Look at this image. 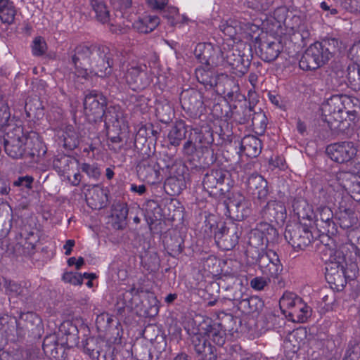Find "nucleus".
Masks as SVG:
<instances>
[{"label": "nucleus", "mask_w": 360, "mask_h": 360, "mask_svg": "<svg viewBox=\"0 0 360 360\" xmlns=\"http://www.w3.org/2000/svg\"><path fill=\"white\" fill-rule=\"evenodd\" d=\"M5 133L4 149L8 156L13 159L29 158L30 162L37 161L39 143L34 134L25 133L21 126H15Z\"/></svg>", "instance_id": "nucleus-1"}, {"label": "nucleus", "mask_w": 360, "mask_h": 360, "mask_svg": "<svg viewBox=\"0 0 360 360\" xmlns=\"http://www.w3.org/2000/svg\"><path fill=\"white\" fill-rule=\"evenodd\" d=\"M338 43L335 39H329L311 44L300 60V68L304 70H312L323 65L332 57L333 50H331V46L334 49Z\"/></svg>", "instance_id": "nucleus-2"}, {"label": "nucleus", "mask_w": 360, "mask_h": 360, "mask_svg": "<svg viewBox=\"0 0 360 360\" xmlns=\"http://www.w3.org/2000/svg\"><path fill=\"white\" fill-rule=\"evenodd\" d=\"M120 84H126L134 91L147 88L153 81L151 74L148 71L146 64L137 61L129 63L124 71L117 78Z\"/></svg>", "instance_id": "nucleus-3"}, {"label": "nucleus", "mask_w": 360, "mask_h": 360, "mask_svg": "<svg viewBox=\"0 0 360 360\" xmlns=\"http://www.w3.org/2000/svg\"><path fill=\"white\" fill-rule=\"evenodd\" d=\"M350 102V98L347 96L333 95L322 103V115L330 128L338 127V125L334 126L333 122H341L345 119V115H349V111L345 110L346 105Z\"/></svg>", "instance_id": "nucleus-4"}, {"label": "nucleus", "mask_w": 360, "mask_h": 360, "mask_svg": "<svg viewBox=\"0 0 360 360\" xmlns=\"http://www.w3.org/2000/svg\"><path fill=\"white\" fill-rule=\"evenodd\" d=\"M350 248L354 250L356 246L352 243L342 245L336 249L325 246L323 252L326 256H328V258L326 259L328 262L326 267V276L337 274L339 277H341L344 274L345 257Z\"/></svg>", "instance_id": "nucleus-5"}, {"label": "nucleus", "mask_w": 360, "mask_h": 360, "mask_svg": "<svg viewBox=\"0 0 360 360\" xmlns=\"http://www.w3.org/2000/svg\"><path fill=\"white\" fill-rule=\"evenodd\" d=\"M93 51L90 68L98 77H104L112 72V51L106 46H96Z\"/></svg>", "instance_id": "nucleus-6"}, {"label": "nucleus", "mask_w": 360, "mask_h": 360, "mask_svg": "<svg viewBox=\"0 0 360 360\" xmlns=\"http://www.w3.org/2000/svg\"><path fill=\"white\" fill-rule=\"evenodd\" d=\"M230 173L229 171L218 168L207 172L202 181L204 188L212 193L214 189H219L220 194L229 191L231 187Z\"/></svg>", "instance_id": "nucleus-7"}, {"label": "nucleus", "mask_w": 360, "mask_h": 360, "mask_svg": "<svg viewBox=\"0 0 360 360\" xmlns=\"http://www.w3.org/2000/svg\"><path fill=\"white\" fill-rule=\"evenodd\" d=\"M95 46L96 45L88 46L81 44L75 49L74 53L71 56V59L77 70L76 74L78 77L84 78L88 75L87 68H90L91 58H92Z\"/></svg>", "instance_id": "nucleus-8"}, {"label": "nucleus", "mask_w": 360, "mask_h": 360, "mask_svg": "<svg viewBox=\"0 0 360 360\" xmlns=\"http://www.w3.org/2000/svg\"><path fill=\"white\" fill-rule=\"evenodd\" d=\"M257 263L262 274L269 277L278 278V275L283 271V266L278 256L273 250L259 253Z\"/></svg>", "instance_id": "nucleus-9"}, {"label": "nucleus", "mask_w": 360, "mask_h": 360, "mask_svg": "<svg viewBox=\"0 0 360 360\" xmlns=\"http://www.w3.org/2000/svg\"><path fill=\"white\" fill-rule=\"evenodd\" d=\"M326 152L333 161L344 163L350 161L356 156L357 148L353 142L343 141L328 146Z\"/></svg>", "instance_id": "nucleus-10"}, {"label": "nucleus", "mask_w": 360, "mask_h": 360, "mask_svg": "<svg viewBox=\"0 0 360 360\" xmlns=\"http://www.w3.org/2000/svg\"><path fill=\"white\" fill-rule=\"evenodd\" d=\"M240 236L238 226L231 223L228 226H222L219 228L215 233L214 238L220 248L229 250L238 244Z\"/></svg>", "instance_id": "nucleus-11"}, {"label": "nucleus", "mask_w": 360, "mask_h": 360, "mask_svg": "<svg viewBox=\"0 0 360 360\" xmlns=\"http://www.w3.org/2000/svg\"><path fill=\"white\" fill-rule=\"evenodd\" d=\"M105 105V98L101 93L93 91L85 96L84 112L89 120L96 121L103 115Z\"/></svg>", "instance_id": "nucleus-12"}, {"label": "nucleus", "mask_w": 360, "mask_h": 360, "mask_svg": "<svg viewBox=\"0 0 360 360\" xmlns=\"http://www.w3.org/2000/svg\"><path fill=\"white\" fill-rule=\"evenodd\" d=\"M106 131L117 134L127 127V121L123 110L120 106H109L103 112Z\"/></svg>", "instance_id": "nucleus-13"}, {"label": "nucleus", "mask_w": 360, "mask_h": 360, "mask_svg": "<svg viewBox=\"0 0 360 360\" xmlns=\"http://www.w3.org/2000/svg\"><path fill=\"white\" fill-rule=\"evenodd\" d=\"M311 233L300 226H288L285 238L296 250H303L311 243Z\"/></svg>", "instance_id": "nucleus-14"}, {"label": "nucleus", "mask_w": 360, "mask_h": 360, "mask_svg": "<svg viewBox=\"0 0 360 360\" xmlns=\"http://www.w3.org/2000/svg\"><path fill=\"white\" fill-rule=\"evenodd\" d=\"M38 236L32 231H24L16 235L12 248L17 254L29 255L35 248Z\"/></svg>", "instance_id": "nucleus-15"}, {"label": "nucleus", "mask_w": 360, "mask_h": 360, "mask_svg": "<svg viewBox=\"0 0 360 360\" xmlns=\"http://www.w3.org/2000/svg\"><path fill=\"white\" fill-rule=\"evenodd\" d=\"M283 45L277 39H267L259 44V57L265 62H272L279 56Z\"/></svg>", "instance_id": "nucleus-16"}, {"label": "nucleus", "mask_w": 360, "mask_h": 360, "mask_svg": "<svg viewBox=\"0 0 360 360\" xmlns=\"http://www.w3.org/2000/svg\"><path fill=\"white\" fill-rule=\"evenodd\" d=\"M219 28L225 37L233 42L240 41L244 35L243 25L236 19L221 20Z\"/></svg>", "instance_id": "nucleus-17"}, {"label": "nucleus", "mask_w": 360, "mask_h": 360, "mask_svg": "<svg viewBox=\"0 0 360 360\" xmlns=\"http://www.w3.org/2000/svg\"><path fill=\"white\" fill-rule=\"evenodd\" d=\"M200 331L206 336L207 340H210L219 346H222L225 342L226 333L220 324L205 321L200 326Z\"/></svg>", "instance_id": "nucleus-18"}, {"label": "nucleus", "mask_w": 360, "mask_h": 360, "mask_svg": "<svg viewBox=\"0 0 360 360\" xmlns=\"http://www.w3.org/2000/svg\"><path fill=\"white\" fill-rule=\"evenodd\" d=\"M337 214L340 226L344 229L353 228L358 223V217L351 205H347L341 202Z\"/></svg>", "instance_id": "nucleus-19"}, {"label": "nucleus", "mask_w": 360, "mask_h": 360, "mask_svg": "<svg viewBox=\"0 0 360 360\" xmlns=\"http://www.w3.org/2000/svg\"><path fill=\"white\" fill-rule=\"evenodd\" d=\"M195 57L202 63L217 65L219 63L218 56H215L214 46L211 43H199L194 50Z\"/></svg>", "instance_id": "nucleus-20"}, {"label": "nucleus", "mask_w": 360, "mask_h": 360, "mask_svg": "<svg viewBox=\"0 0 360 360\" xmlns=\"http://www.w3.org/2000/svg\"><path fill=\"white\" fill-rule=\"evenodd\" d=\"M248 188L259 200H264L268 195L267 182L262 176L252 174L247 181Z\"/></svg>", "instance_id": "nucleus-21"}, {"label": "nucleus", "mask_w": 360, "mask_h": 360, "mask_svg": "<svg viewBox=\"0 0 360 360\" xmlns=\"http://www.w3.org/2000/svg\"><path fill=\"white\" fill-rule=\"evenodd\" d=\"M139 174L150 184L155 183L159 179V171L157 162L149 159L141 162L138 167Z\"/></svg>", "instance_id": "nucleus-22"}, {"label": "nucleus", "mask_w": 360, "mask_h": 360, "mask_svg": "<svg viewBox=\"0 0 360 360\" xmlns=\"http://www.w3.org/2000/svg\"><path fill=\"white\" fill-rule=\"evenodd\" d=\"M240 150L248 157L256 158L262 151V142L253 135L246 136L240 141Z\"/></svg>", "instance_id": "nucleus-23"}, {"label": "nucleus", "mask_w": 360, "mask_h": 360, "mask_svg": "<svg viewBox=\"0 0 360 360\" xmlns=\"http://www.w3.org/2000/svg\"><path fill=\"white\" fill-rule=\"evenodd\" d=\"M265 214L276 221H283L286 217V210L283 202L272 200L267 203Z\"/></svg>", "instance_id": "nucleus-24"}, {"label": "nucleus", "mask_w": 360, "mask_h": 360, "mask_svg": "<svg viewBox=\"0 0 360 360\" xmlns=\"http://www.w3.org/2000/svg\"><path fill=\"white\" fill-rule=\"evenodd\" d=\"M311 309L303 300H298L297 305L288 316L292 322L304 323L311 316Z\"/></svg>", "instance_id": "nucleus-25"}, {"label": "nucleus", "mask_w": 360, "mask_h": 360, "mask_svg": "<svg viewBox=\"0 0 360 360\" xmlns=\"http://www.w3.org/2000/svg\"><path fill=\"white\" fill-rule=\"evenodd\" d=\"M16 8L11 0H0V20L3 23H13L16 15Z\"/></svg>", "instance_id": "nucleus-26"}, {"label": "nucleus", "mask_w": 360, "mask_h": 360, "mask_svg": "<svg viewBox=\"0 0 360 360\" xmlns=\"http://www.w3.org/2000/svg\"><path fill=\"white\" fill-rule=\"evenodd\" d=\"M160 18L157 15H146L134 23V28L141 33H149L159 25Z\"/></svg>", "instance_id": "nucleus-27"}, {"label": "nucleus", "mask_w": 360, "mask_h": 360, "mask_svg": "<svg viewBox=\"0 0 360 360\" xmlns=\"http://www.w3.org/2000/svg\"><path fill=\"white\" fill-rule=\"evenodd\" d=\"M61 141L63 143V146L69 150L75 148L79 141V134L75 131L74 127L68 125L65 127L60 136Z\"/></svg>", "instance_id": "nucleus-28"}, {"label": "nucleus", "mask_w": 360, "mask_h": 360, "mask_svg": "<svg viewBox=\"0 0 360 360\" xmlns=\"http://www.w3.org/2000/svg\"><path fill=\"white\" fill-rule=\"evenodd\" d=\"M191 340L194 349L198 354L207 356V354L212 352L210 342H208L204 334H201L200 328L198 332L192 336Z\"/></svg>", "instance_id": "nucleus-29"}, {"label": "nucleus", "mask_w": 360, "mask_h": 360, "mask_svg": "<svg viewBox=\"0 0 360 360\" xmlns=\"http://www.w3.org/2000/svg\"><path fill=\"white\" fill-rule=\"evenodd\" d=\"M301 299L292 292H285L279 300V306L283 314L288 316L297 305L298 300H301Z\"/></svg>", "instance_id": "nucleus-30"}, {"label": "nucleus", "mask_w": 360, "mask_h": 360, "mask_svg": "<svg viewBox=\"0 0 360 360\" xmlns=\"http://www.w3.org/2000/svg\"><path fill=\"white\" fill-rule=\"evenodd\" d=\"M229 48V45H227ZM219 52L221 58H219V63L223 61H226L230 66L237 68L238 64L242 61L243 58L239 54H236L233 50H226L225 44H222V46L219 48Z\"/></svg>", "instance_id": "nucleus-31"}, {"label": "nucleus", "mask_w": 360, "mask_h": 360, "mask_svg": "<svg viewBox=\"0 0 360 360\" xmlns=\"http://www.w3.org/2000/svg\"><path fill=\"white\" fill-rule=\"evenodd\" d=\"M75 163L74 159L66 155H58L53 161L54 169L63 175L70 169V166Z\"/></svg>", "instance_id": "nucleus-32"}, {"label": "nucleus", "mask_w": 360, "mask_h": 360, "mask_svg": "<svg viewBox=\"0 0 360 360\" xmlns=\"http://www.w3.org/2000/svg\"><path fill=\"white\" fill-rule=\"evenodd\" d=\"M294 212L300 219L311 220L314 215L311 207L304 200H299L294 202Z\"/></svg>", "instance_id": "nucleus-33"}, {"label": "nucleus", "mask_w": 360, "mask_h": 360, "mask_svg": "<svg viewBox=\"0 0 360 360\" xmlns=\"http://www.w3.org/2000/svg\"><path fill=\"white\" fill-rule=\"evenodd\" d=\"M240 304V307L243 308L246 313L249 314L259 312L264 306L262 300L256 296L242 300Z\"/></svg>", "instance_id": "nucleus-34"}, {"label": "nucleus", "mask_w": 360, "mask_h": 360, "mask_svg": "<svg viewBox=\"0 0 360 360\" xmlns=\"http://www.w3.org/2000/svg\"><path fill=\"white\" fill-rule=\"evenodd\" d=\"M144 210L149 224H153L156 220L160 219L161 209L156 201L153 200L147 201L144 205Z\"/></svg>", "instance_id": "nucleus-35"}, {"label": "nucleus", "mask_w": 360, "mask_h": 360, "mask_svg": "<svg viewBox=\"0 0 360 360\" xmlns=\"http://www.w3.org/2000/svg\"><path fill=\"white\" fill-rule=\"evenodd\" d=\"M91 4L98 21L103 24H105L110 21L111 18L109 14V11L103 2L98 0H92Z\"/></svg>", "instance_id": "nucleus-36"}, {"label": "nucleus", "mask_w": 360, "mask_h": 360, "mask_svg": "<svg viewBox=\"0 0 360 360\" xmlns=\"http://www.w3.org/2000/svg\"><path fill=\"white\" fill-rule=\"evenodd\" d=\"M4 287L6 292L11 297L22 296L26 291V288L22 287L17 283L4 278Z\"/></svg>", "instance_id": "nucleus-37"}, {"label": "nucleus", "mask_w": 360, "mask_h": 360, "mask_svg": "<svg viewBox=\"0 0 360 360\" xmlns=\"http://www.w3.org/2000/svg\"><path fill=\"white\" fill-rule=\"evenodd\" d=\"M11 112L7 104L0 103V131L3 132L8 131L11 127L9 123Z\"/></svg>", "instance_id": "nucleus-38"}, {"label": "nucleus", "mask_w": 360, "mask_h": 360, "mask_svg": "<svg viewBox=\"0 0 360 360\" xmlns=\"http://www.w3.org/2000/svg\"><path fill=\"white\" fill-rule=\"evenodd\" d=\"M107 24L109 26L110 30L112 33L121 34L126 33L130 27L129 24H124L122 17L110 19Z\"/></svg>", "instance_id": "nucleus-39"}, {"label": "nucleus", "mask_w": 360, "mask_h": 360, "mask_svg": "<svg viewBox=\"0 0 360 360\" xmlns=\"http://www.w3.org/2000/svg\"><path fill=\"white\" fill-rule=\"evenodd\" d=\"M184 137V131L176 127H173L168 134V139L170 144L174 146H179L181 141Z\"/></svg>", "instance_id": "nucleus-40"}, {"label": "nucleus", "mask_w": 360, "mask_h": 360, "mask_svg": "<svg viewBox=\"0 0 360 360\" xmlns=\"http://www.w3.org/2000/svg\"><path fill=\"white\" fill-rule=\"evenodd\" d=\"M36 319H37V317L32 313H27L21 315L20 318L15 321L18 335L20 336L24 335L25 330L28 329V326L27 325L22 324V321H34Z\"/></svg>", "instance_id": "nucleus-41"}, {"label": "nucleus", "mask_w": 360, "mask_h": 360, "mask_svg": "<svg viewBox=\"0 0 360 360\" xmlns=\"http://www.w3.org/2000/svg\"><path fill=\"white\" fill-rule=\"evenodd\" d=\"M226 84L229 86H232V88L230 90L226 88L224 90L223 94H224V97L230 101L236 100L238 97V85L231 79L226 81Z\"/></svg>", "instance_id": "nucleus-42"}, {"label": "nucleus", "mask_w": 360, "mask_h": 360, "mask_svg": "<svg viewBox=\"0 0 360 360\" xmlns=\"http://www.w3.org/2000/svg\"><path fill=\"white\" fill-rule=\"evenodd\" d=\"M46 50V44L41 37H36L33 41L32 51L34 56H39L43 55Z\"/></svg>", "instance_id": "nucleus-43"}, {"label": "nucleus", "mask_w": 360, "mask_h": 360, "mask_svg": "<svg viewBox=\"0 0 360 360\" xmlns=\"http://www.w3.org/2000/svg\"><path fill=\"white\" fill-rule=\"evenodd\" d=\"M81 170L86 173L90 178L98 179L101 174L100 170L96 165L82 163L80 166Z\"/></svg>", "instance_id": "nucleus-44"}, {"label": "nucleus", "mask_w": 360, "mask_h": 360, "mask_svg": "<svg viewBox=\"0 0 360 360\" xmlns=\"http://www.w3.org/2000/svg\"><path fill=\"white\" fill-rule=\"evenodd\" d=\"M112 321L113 316L106 312L101 313L96 319L98 327L103 328L110 327Z\"/></svg>", "instance_id": "nucleus-45"}, {"label": "nucleus", "mask_w": 360, "mask_h": 360, "mask_svg": "<svg viewBox=\"0 0 360 360\" xmlns=\"http://www.w3.org/2000/svg\"><path fill=\"white\" fill-rule=\"evenodd\" d=\"M63 280L75 285H82L83 283L82 276L78 273L66 272L63 275Z\"/></svg>", "instance_id": "nucleus-46"}, {"label": "nucleus", "mask_w": 360, "mask_h": 360, "mask_svg": "<svg viewBox=\"0 0 360 360\" xmlns=\"http://www.w3.org/2000/svg\"><path fill=\"white\" fill-rule=\"evenodd\" d=\"M269 283V280L261 276L255 277L250 281L251 287L256 290H263Z\"/></svg>", "instance_id": "nucleus-47"}, {"label": "nucleus", "mask_w": 360, "mask_h": 360, "mask_svg": "<svg viewBox=\"0 0 360 360\" xmlns=\"http://www.w3.org/2000/svg\"><path fill=\"white\" fill-rule=\"evenodd\" d=\"M63 328L68 327L69 333L67 334V342H75L77 340V329L75 326L70 322H67L63 324Z\"/></svg>", "instance_id": "nucleus-48"}, {"label": "nucleus", "mask_w": 360, "mask_h": 360, "mask_svg": "<svg viewBox=\"0 0 360 360\" xmlns=\"http://www.w3.org/2000/svg\"><path fill=\"white\" fill-rule=\"evenodd\" d=\"M113 212V214L120 221L126 219L128 215V208L125 205H115Z\"/></svg>", "instance_id": "nucleus-49"}, {"label": "nucleus", "mask_w": 360, "mask_h": 360, "mask_svg": "<svg viewBox=\"0 0 360 360\" xmlns=\"http://www.w3.org/2000/svg\"><path fill=\"white\" fill-rule=\"evenodd\" d=\"M134 292H137L135 288H133L130 290H127L122 294L123 301L121 307L128 309H131L133 307L131 299Z\"/></svg>", "instance_id": "nucleus-50"}, {"label": "nucleus", "mask_w": 360, "mask_h": 360, "mask_svg": "<svg viewBox=\"0 0 360 360\" xmlns=\"http://www.w3.org/2000/svg\"><path fill=\"white\" fill-rule=\"evenodd\" d=\"M120 132H119L117 134L109 133L107 131V135H108V139L110 141V142L115 145L118 144L117 146H112V148H110L111 149H112L114 150H120L122 146L120 144V143L122 142V138L120 136Z\"/></svg>", "instance_id": "nucleus-51"}, {"label": "nucleus", "mask_w": 360, "mask_h": 360, "mask_svg": "<svg viewBox=\"0 0 360 360\" xmlns=\"http://www.w3.org/2000/svg\"><path fill=\"white\" fill-rule=\"evenodd\" d=\"M318 211L320 214V219L322 221L328 222L330 220L333 213L328 207H319Z\"/></svg>", "instance_id": "nucleus-52"}, {"label": "nucleus", "mask_w": 360, "mask_h": 360, "mask_svg": "<svg viewBox=\"0 0 360 360\" xmlns=\"http://www.w3.org/2000/svg\"><path fill=\"white\" fill-rule=\"evenodd\" d=\"M349 56L352 60L356 63H360V41L354 44L349 50Z\"/></svg>", "instance_id": "nucleus-53"}, {"label": "nucleus", "mask_w": 360, "mask_h": 360, "mask_svg": "<svg viewBox=\"0 0 360 360\" xmlns=\"http://www.w3.org/2000/svg\"><path fill=\"white\" fill-rule=\"evenodd\" d=\"M360 352L359 347H354L347 350L343 360H359Z\"/></svg>", "instance_id": "nucleus-54"}, {"label": "nucleus", "mask_w": 360, "mask_h": 360, "mask_svg": "<svg viewBox=\"0 0 360 360\" xmlns=\"http://www.w3.org/2000/svg\"><path fill=\"white\" fill-rule=\"evenodd\" d=\"M196 145L193 143L192 138L190 137L189 139L184 143L183 147V150L184 154L187 155H192L196 151Z\"/></svg>", "instance_id": "nucleus-55"}, {"label": "nucleus", "mask_w": 360, "mask_h": 360, "mask_svg": "<svg viewBox=\"0 0 360 360\" xmlns=\"http://www.w3.org/2000/svg\"><path fill=\"white\" fill-rule=\"evenodd\" d=\"M150 7L153 9H162L168 3V0H147Z\"/></svg>", "instance_id": "nucleus-56"}, {"label": "nucleus", "mask_w": 360, "mask_h": 360, "mask_svg": "<svg viewBox=\"0 0 360 360\" xmlns=\"http://www.w3.org/2000/svg\"><path fill=\"white\" fill-rule=\"evenodd\" d=\"M32 182L33 178L32 176H26L19 178L18 180L15 182V185L24 186L27 188H31Z\"/></svg>", "instance_id": "nucleus-57"}, {"label": "nucleus", "mask_w": 360, "mask_h": 360, "mask_svg": "<svg viewBox=\"0 0 360 360\" xmlns=\"http://www.w3.org/2000/svg\"><path fill=\"white\" fill-rule=\"evenodd\" d=\"M270 164L275 167H278L281 169H284L285 167V162L282 157L277 156L274 159L271 158Z\"/></svg>", "instance_id": "nucleus-58"}, {"label": "nucleus", "mask_w": 360, "mask_h": 360, "mask_svg": "<svg viewBox=\"0 0 360 360\" xmlns=\"http://www.w3.org/2000/svg\"><path fill=\"white\" fill-rule=\"evenodd\" d=\"M111 4L117 8H127L131 4L130 0H110Z\"/></svg>", "instance_id": "nucleus-59"}, {"label": "nucleus", "mask_w": 360, "mask_h": 360, "mask_svg": "<svg viewBox=\"0 0 360 360\" xmlns=\"http://www.w3.org/2000/svg\"><path fill=\"white\" fill-rule=\"evenodd\" d=\"M305 335V332L303 330H293L288 337V340L289 342H293L295 340L297 341V338Z\"/></svg>", "instance_id": "nucleus-60"}, {"label": "nucleus", "mask_w": 360, "mask_h": 360, "mask_svg": "<svg viewBox=\"0 0 360 360\" xmlns=\"http://www.w3.org/2000/svg\"><path fill=\"white\" fill-rule=\"evenodd\" d=\"M75 242L74 240H68L65 242V244L63 245V249L65 251V255H70L72 252V248L75 246Z\"/></svg>", "instance_id": "nucleus-61"}, {"label": "nucleus", "mask_w": 360, "mask_h": 360, "mask_svg": "<svg viewBox=\"0 0 360 360\" xmlns=\"http://www.w3.org/2000/svg\"><path fill=\"white\" fill-rule=\"evenodd\" d=\"M344 188L345 190H349L352 193H359L360 192V183L359 181L352 184V187L348 186L347 184H345Z\"/></svg>", "instance_id": "nucleus-62"}, {"label": "nucleus", "mask_w": 360, "mask_h": 360, "mask_svg": "<svg viewBox=\"0 0 360 360\" xmlns=\"http://www.w3.org/2000/svg\"><path fill=\"white\" fill-rule=\"evenodd\" d=\"M131 191L141 195L146 191V186L144 185L136 186L135 184H131Z\"/></svg>", "instance_id": "nucleus-63"}, {"label": "nucleus", "mask_w": 360, "mask_h": 360, "mask_svg": "<svg viewBox=\"0 0 360 360\" xmlns=\"http://www.w3.org/2000/svg\"><path fill=\"white\" fill-rule=\"evenodd\" d=\"M84 349L91 358L97 359L98 360H100L98 351H95L94 349L91 350L88 347H85Z\"/></svg>", "instance_id": "nucleus-64"}]
</instances>
